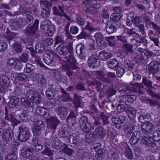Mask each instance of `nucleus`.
<instances>
[{
	"mask_svg": "<svg viewBox=\"0 0 160 160\" xmlns=\"http://www.w3.org/2000/svg\"><path fill=\"white\" fill-rule=\"evenodd\" d=\"M136 28H138V29L136 30L137 32L138 33L139 32H141L142 33V35H146V33L145 32V28L144 25L142 24H140L139 25L135 27Z\"/></svg>",
	"mask_w": 160,
	"mask_h": 160,
	"instance_id": "4d7b16f0",
	"label": "nucleus"
},
{
	"mask_svg": "<svg viewBox=\"0 0 160 160\" xmlns=\"http://www.w3.org/2000/svg\"><path fill=\"white\" fill-rule=\"evenodd\" d=\"M40 3L41 8L43 9H51L52 5L51 2L46 1H41Z\"/></svg>",
	"mask_w": 160,
	"mask_h": 160,
	"instance_id": "a19ab883",
	"label": "nucleus"
},
{
	"mask_svg": "<svg viewBox=\"0 0 160 160\" xmlns=\"http://www.w3.org/2000/svg\"><path fill=\"white\" fill-rule=\"evenodd\" d=\"M122 104L120 103L118 105V110H121V112H122L123 111L125 112V109L127 108L128 107V105L127 103V102H129V101H128L127 102L126 101H125V102H121Z\"/></svg>",
	"mask_w": 160,
	"mask_h": 160,
	"instance_id": "6e6d98bb",
	"label": "nucleus"
},
{
	"mask_svg": "<svg viewBox=\"0 0 160 160\" xmlns=\"http://www.w3.org/2000/svg\"><path fill=\"white\" fill-rule=\"evenodd\" d=\"M124 153L129 159H131L132 158L133 154L131 149L128 147L125 148Z\"/></svg>",
	"mask_w": 160,
	"mask_h": 160,
	"instance_id": "0e129e2a",
	"label": "nucleus"
},
{
	"mask_svg": "<svg viewBox=\"0 0 160 160\" xmlns=\"http://www.w3.org/2000/svg\"><path fill=\"white\" fill-rule=\"evenodd\" d=\"M142 132L146 135L151 134L152 130L153 128V124L149 122H146L141 126Z\"/></svg>",
	"mask_w": 160,
	"mask_h": 160,
	"instance_id": "4468645a",
	"label": "nucleus"
},
{
	"mask_svg": "<svg viewBox=\"0 0 160 160\" xmlns=\"http://www.w3.org/2000/svg\"><path fill=\"white\" fill-rule=\"evenodd\" d=\"M57 111L58 115L62 120L65 119L68 114V109L66 107H59Z\"/></svg>",
	"mask_w": 160,
	"mask_h": 160,
	"instance_id": "4be33fe9",
	"label": "nucleus"
},
{
	"mask_svg": "<svg viewBox=\"0 0 160 160\" xmlns=\"http://www.w3.org/2000/svg\"><path fill=\"white\" fill-rule=\"evenodd\" d=\"M116 70L117 76L118 78H121L125 73L124 69L121 66H118Z\"/></svg>",
	"mask_w": 160,
	"mask_h": 160,
	"instance_id": "864d4df0",
	"label": "nucleus"
},
{
	"mask_svg": "<svg viewBox=\"0 0 160 160\" xmlns=\"http://www.w3.org/2000/svg\"><path fill=\"white\" fill-rule=\"evenodd\" d=\"M52 10L54 15L61 17L66 15V13L64 12L63 7L61 6H58V9L56 7L54 6L52 7Z\"/></svg>",
	"mask_w": 160,
	"mask_h": 160,
	"instance_id": "a878e982",
	"label": "nucleus"
},
{
	"mask_svg": "<svg viewBox=\"0 0 160 160\" xmlns=\"http://www.w3.org/2000/svg\"><path fill=\"white\" fill-rule=\"evenodd\" d=\"M39 22V20L36 19L31 26L27 27L26 30L27 34L31 36H34L36 34L38 29Z\"/></svg>",
	"mask_w": 160,
	"mask_h": 160,
	"instance_id": "ddd939ff",
	"label": "nucleus"
},
{
	"mask_svg": "<svg viewBox=\"0 0 160 160\" xmlns=\"http://www.w3.org/2000/svg\"><path fill=\"white\" fill-rule=\"evenodd\" d=\"M19 133L18 139L21 142H25L29 139L30 130L27 127L21 125L19 128Z\"/></svg>",
	"mask_w": 160,
	"mask_h": 160,
	"instance_id": "7ed1b4c3",
	"label": "nucleus"
},
{
	"mask_svg": "<svg viewBox=\"0 0 160 160\" xmlns=\"http://www.w3.org/2000/svg\"><path fill=\"white\" fill-rule=\"evenodd\" d=\"M27 78L25 74L19 73L17 74L16 79L18 80L22 81L24 80Z\"/></svg>",
	"mask_w": 160,
	"mask_h": 160,
	"instance_id": "338daca9",
	"label": "nucleus"
},
{
	"mask_svg": "<svg viewBox=\"0 0 160 160\" xmlns=\"http://www.w3.org/2000/svg\"><path fill=\"white\" fill-rule=\"evenodd\" d=\"M97 158L99 160H103L105 156V151L103 148L98 149L96 153Z\"/></svg>",
	"mask_w": 160,
	"mask_h": 160,
	"instance_id": "de8ad7c7",
	"label": "nucleus"
},
{
	"mask_svg": "<svg viewBox=\"0 0 160 160\" xmlns=\"http://www.w3.org/2000/svg\"><path fill=\"white\" fill-rule=\"evenodd\" d=\"M34 126L33 132L34 135L38 136L41 133V132L45 127V124L43 121L41 120H37L33 122Z\"/></svg>",
	"mask_w": 160,
	"mask_h": 160,
	"instance_id": "1a4fd4ad",
	"label": "nucleus"
},
{
	"mask_svg": "<svg viewBox=\"0 0 160 160\" xmlns=\"http://www.w3.org/2000/svg\"><path fill=\"white\" fill-rule=\"evenodd\" d=\"M87 63L89 67L92 68L97 67L100 65V61L96 53L92 54L88 57Z\"/></svg>",
	"mask_w": 160,
	"mask_h": 160,
	"instance_id": "0eeeda50",
	"label": "nucleus"
},
{
	"mask_svg": "<svg viewBox=\"0 0 160 160\" xmlns=\"http://www.w3.org/2000/svg\"><path fill=\"white\" fill-rule=\"evenodd\" d=\"M22 155L24 158H30L33 156V149L30 148H24L22 150Z\"/></svg>",
	"mask_w": 160,
	"mask_h": 160,
	"instance_id": "c756f323",
	"label": "nucleus"
},
{
	"mask_svg": "<svg viewBox=\"0 0 160 160\" xmlns=\"http://www.w3.org/2000/svg\"><path fill=\"white\" fill-rule=\"evenodd\" d=\"M34 147L35 148L36 151L39 152L41 151L43 148V146L38 142V141L36 138H35L34 140Z\"/></svg>",
	"mask_w": 160,
	"mask_h": 160,
	"instance_id": "5fc2aeb1",
	"label": "nucleus"
},
{
	"mask_svg": "<svg viewBox=\"0 0 160 160\" xmlns=\"http://www.w3.org/2000/svg\"><path fill=\"white\" fill-rule=\"evenodd\" d=\"M112 121L115 128L119 129L125 126L126 124L127 118L125 116L117 115L112 117Z\"/></svg>",
	"mask_w": 160,
	"mask_h": 160,
	"instance_id": "39448f33",
	"label": "nucleus"
},
{
	"mask_svg": "<svg viewBox=\"0 0 160 160\" xmlns=\"http://www.w3.org/2000/svg\"><path fill=\"white\" fill-rule=\"evenodd\" d=\"M107 64L109 68L115 70L119 66V62L116 58H114L108 61Z\"/></svg>",
	"mask_w": 160,
	"mask_h": 160,
	"instance_id": "cd10ccee",
	"label": "nucleus"
},
{
	"mask_svg": "<svg viewBox=\"0 0 160 160\" xmlns=\"http://www.w3.org/2000/svg\"><path fill=\"white\" fill-rule=\"evenodd\" d=\"M148 69L152 72L153 74L158 73L160 70V66L157 63H153V62L150 63L148 65Z\"/></svg>",
	"mask_w": 160,
	"mask_h": 160,
	"instance_id": "473e14b6",
	"label": "nucleus"
},
{
	"mask_svg": "<svg viewBox=\"0 0 160 160\" xmlns=\"http://www.w3.org/2000/svg\"><path fill=\"white\" fill-rule=\"evenodd\" d=\"M153 140L149 135H146L142 137L141 142L148 147H155L156 146V144Z\"/></svg>",
	"mask_w": 160,
	"mask_h": 160,
	"instance_id": "f3484780",
	"label": "nucleus"
},
{
	"mask_svg": "<svg viewBox=\"0 0 160 160\" xmlns=\"http://www.w3.org/2000/svg\"><path fill=\"white\" fill-rule=\"evenodd\" d=\"M66 144L61 142L60 141L55 143L52 144V146L53 148L58 150H62L66 147Z\"/></svg>",
	"mask_w": 160,
	"mask_h": 160,
	"instance_id": "4c0bfd02",
	"label": "nucleus"
},
{
	"mask_svg": "<svg viewBox=\"0 0 160 160\" xmlns=\"http://www.w3.org/2000/svg\"><path fill=\"white\" fill-rule=\"evenodd\" d=\"M65 43H61L56 48V51L61 55L66 56L69 53H72L73 51L72 43L69 42L67 46Z\"/></svg>",
	"mask_w": 160,
	"mask_h": 160,
	"instance_id": "20e7f679",
	"label": "nucleus"
},
{
	"mask_svg": "<svg viewBox=\"0 0 160 160\" xmlns=\"http://www.w3.org/2000/svg\"><path fill=\"white\" fill-rule=\"evenodd\" d=\"M141 133L138 131L134 132L129 140V142L132 145H135L139 141L141 138Z\"/></svg>",
	"mask_w": 160,
	"mask_h": 160,
	"instance_id": "aec40b11",
	"label": "nucleus"
},
{
	"mask_svg": "<svg viewBox=\"0 0 160 160\" xmlns=\"http://www.w3.org/2000/svg\"><path fill=\"white\" fill-rule=\"evenodd\" d=\"M143 20L146 27H151L152 25V27L157 30L158 32H160V27L153 22H152L148 16H144L143 18Z\"/></svg>",
	"mask_w": 160,
	"mask_h": 160,
	"instance_id": "2eb2a0df",
	"label": "nucleus"
},
{
	"mask_svg": "<svg viewBox=\"0 0 160 160\" xmlns=\"http://www.w3.org/2000/svg\"><path fill=\"white\" fill-rule=\"evenodd\" d=\"M125 112L129 118L134 119L135 117L137 111L132 107L128 106L127 108L125 109Z\"/></svg>",
	"mask_w": 160,
	"mask_h": 160,
	"instance_id": "2f4dec72",
	"label": "nucleus"
},
{
	"mask_svg": "<svg viewBox=\"0 0 160 160\" xmlns=\"http://www.w3.org/2000/svg\"><path fill=\"white\" fill-rule=\"evenodd\" d=\"M17 158V154L14 151H12L5 156V160H16Z\"/></svg>",
	"mask_w": 160,
	"mask_h": 160,
	"instance_id": "49530a36",
	"label": "nucleus"
},
{
	"mask_svg": "<svg viewBox=\"0 0 160 160\" xmlns=\"http://www.w3.org/2000/svg\"><path fill=\"white\" fill-rule=\"evenodd\" d=\"M97 138L95 132H91L87 134L86 138L89 140H93L96 139Z\"/></svg>",
	"mask_w": 160,
	"mask_h": 160,
	"instance_id": "13d9d810",
	"label": "nucleus"
},
{
	"mask_svg": "<svg viewBox=\"0 0 160 160\" xmlns=\"http://www.w3.org/2000/svg\"><path fill=\"white\" fill-rule=\"evenodd\" d=\"M68 132L66 128H61V131L58 133V136L59 137L65 138L67 139H68Z\"/></svg>",
	"mask_w": 160,
	"mask_h": 160,
	"instance_id": "c03bdc74",
	"label": "nucleus"
},
{
	"mask_svg": "<svg viewBox=\"0 0 160 160\" xmlns=\"http://www.w3.org/2000/svg\"><path fill=\"white\" fill-rule=\"evenodd\" d=\"M80 127L84 132L88 133L91 130V127L92 123L88 121V118L86 116L82 117L79 120Z\"/></svg>",
	"mask_w": 160,
	"mask_h": 160,
	"instance_id": "6e6552de",
	"label": "nucleus"
},
{
	"mask_svg": "<svg viewBox=\"0 0 160 160\" xmlns=\"http://www.w3.org/2000/svg\"><path fill=\"white\" fill-rule=\"evenodd\" d=\"M55 31V26L54 25H51L49 27L47 30V34L49 37H52L54 34Z\"/></svg>",
	"mask_w": 160,
	"mask_h": 160,
	"instance_id": "e2e57ef3",
	"label": "nucleus"
},
{
	"mask_svg": "<svg viewBox=\"0 0 160 160\" xmlns=\"http://www.w3.org/2000/svg\"><path fill=\"white\" fill-rule=\"evenodd\" d=\"M34 69L35 67L33 65L29 63H27L26 65L24 71L25 72L29 73L34 70Z\"/></svg>",
	"mask_w": 160,
	"mask_h": 160,
	"instance_id": "680f3d73",
	"label": "nucleus"
},
{
	"mask_svg": "<svg viewBox=\"0 0 160 160\" xmlns=\"http://www.w3.org/2000/svg\"><path fill=\"white\" fill-rule=\"evenodd\" d=\"M94 77L98 79H102L103 80L106 79L107 75L101 71H94L92 72Z\"/></svg>",
	"mask_w": 160,
	"mask_h": 160,
	"instance_id": "f704fd0d",
	"label": "nucleus"
},
{
	"mask_svg": "<svg viewBox=\"0 0 160 160\" xmlns=\"http://www.w3.org/2000/svg\"><path fill=\"white\" fill-rule=\"evenodd\" d=\"M10 80L8 77L6 76H0V87L4 88L9 86Z\"/></svg>",
	"mask_w": 160,
	"mask_h": 160,
	"instance_id": "72a5a7b5",
	"label": "nucleus"
},
{
	"mask_svg": "<svg viewBox=\"0 0 160 160\" xmlns=\"http://www.w3.org/2000/svg\"><path fill=\"white\" fill-rule=\"evenodd\" d=\"M154 141L158 142L160 140V130L155 131L153 133V138Z\"/></svg>",
	"mask_w": 160,
	"mask_h": 160,
	"instance_id": "052dcab7",
	"label": "nucleus"
},
{
	"mask_svg": "<svg viewBox=\"0 0 160 160\" xmlns=\"http://www.w3.org/2000/svg\"><path fill=\"white\" fill-rule=\"evenodd\" d=\"M76 52L79 54V58L81 59H84L86 58L85 52L86 49L83 44H79L77 45L76 47Z\"/></svg>",
	"mask_w": 160,
	"mask_h": 160,
	"instance_id": "dca6fc26",
	"label": "nucleus"
},
{
	"mask_svg": "<svg viewBox=\"0 0 160 160\" xmlns=\"http://www.w3.org/2000/svg\"><path fill=\"white\" fill-rule=\"evenodd\" d=\"M14 138L13 130L10 128H8L4 130L2 135V139L3 142L6 143L12 141Z\"/></svg>",
	"mask_w": 160,
	"mask_h": 160,
	"instance_id": "f8f14e48",
	"label": "nucleus"
},
{
	"mask_svg": "<svg viewBox=\"0 0 160 160\" xmlns=\"http://www.w3.org/2000/svg\"><path fill=\"white\" fill-rule=\"evenodd\" d=\"M63 150L66 154L69 156H72L74 152L73 150L68 148L67 145H66V147L65 148H64Z\"/></svg>",
	"mask_w": 160,
	"mask_h": 160,
	"instance_id": "69168bd1",
	"label": "nucleus"
},
{
	"mask_svg": "<svg viewBox=\"0 0 160 160\" xmlns=\"http://www.w3.org/2000/svg\"><path fill=\"white\" fill-rule=\"evenodd\" d=\"M53 76L55 79L57 81L60 82L62 81L63 76L58 71H57L53 72Z\"/></svg>",
	"mask_w": 160,
	"mask_h": 160,
	"instance_id": "09e8293b",
	"label": "nucleus"
},
{
	"mask_svg": "<svg viewBox=\"0 0 160 160\" xmlns=\"http://www.w3.org/2000/svg\"><path fill=\"white\" fill-rule=\"evenodd\" d=\"M57 57V55L51 51H47L43 55V60L47 65H49L55 62Z\"/></svg>",
	"mask_w": 160,
	"mask_h": 160,
	"instance_id": "9b49d317",
	"label": "nucleus"
},
{
	"mask_svg": "<svg viewBox=\"0 0 160 160\" xmlns=\"http://www.w3.org/2000/svg\"><path fill=\"white\" fill-rule=\"evenodd\" d=\"M97 138L100 139H103L106 134L105 130L101 126L95 129Z\"/></svg>",
	"mask_w": 160,
	"mask_h": 160,
	"instance_id": "bb28decb",
	"label": "nucleus"
},
{
	"mask_svg": "<svg viewBox=\"0 0 160 160\" xmlns=\"http://www.w3.org/2000/svg\"><path fill=\"white\" fill-rule=\"evenodd\" d=\"M132 45L130 43L124 44L122 46L123 49H122L125 52H127L128 55L129 53H132L133 52L132 49Z\"/></svg>",
	"mask_w": 160,
	"mask_h": 160,
	"instance_id": "37998d69",
	"label": "nucleus"
},
{
	"mask_svg": "<svg viewBox=\"0 0 160 160\" xmlns=\"http://www.w3.org/2000/svg\"><path fill=\"white\" fill-rule=\"evenodd\" d=\"M106 30L107 32L109 34H111L116 32L117 29V27L113 24L108 23L107 22L106 23Z\"/></svg>",
	"mask_w": 160,
	"mask_h": 160,
	"instance_id": "c9c22d12",
	"label": "nucleus"
},
{
	"mask_svg": "<svg viewBox=\"0 0 160 160\" xmlns=\"http://www.w3.org/2000/svg\"><path fill=\"white\" fill-rule=\"evenodd\" d=\"M23 21L22 19L20 20V21L13 23L10 27L11 29L13 30H15L18 29L19 28V25L21 24L23 25Z\"/></svg>",
	"mask_w": 160,
	"mask_h": 160,
	"instance_id": "bf43d9fd",
	"label": "nucleus"
},
{
	"mask_svg": "<svg viewBox=\"0 0 160 160\" xmlns=\"http://www.w3.org/2000/svg\"><path fill=\"white\" fill-rule=\"evenodd\" d=\"M143 86L138 83H133L127 85L125 88L128 91L134 92H138L139 94L143 93Z\"/></svg>",
	"mask_w": 160,
	"mask_h": 160,
	"instance_id": "423d86ee",
	"label": "nucleus"
},
{
	"mask_svg": "<svg viewBox=\"0 0 160 160\" xmlns=\"http://www.w3.org/2000/svg\"><path fill=\"white\" fill-rule=\"evenodd\" d=\"M142 81V83L147 87H152V82L148 78L144 77H143Z\"/></svg>",
	"mask_w": 160,
	"mask_h": 160,
	"instance_id": "8fccbe9b",
	"label": "nucleus"
},
{
	"mask_svg": "<svg viewBox=\"0 0 160 160\" xmlns=\"http://www.w3.org/2000/svg\"><path fill=\"white\" fill-rule=\"evenodd\" d=\"M18 61V59L13 58H11L7 61V67L8 68H10L12 67H14L17 62Z\"/></svg>",
	"mask_w": 160,
	"mask_h": 160,
	"instance_id": "a18cd8bd",
	"label": "nucleus"
},
{
	"mask_svg": "<svg viewBox=\"0 0 160 160\" xmlns=\"http://www.w3.org/2000/svg\"><path fill=\"white\" fill-rule=\"evenodd\" d=\"M68 61L66 65H63L62 67L63 69L66 71L67 75L70 77L73 73H78V72L80 68L77 66V61L72 52L70 53Z\"/></svg>",
	"mask_w": 160,
	"mask_h": 160,
	"instance_id": "f257e3e1",
	"label": "nucleus"
},
{
	"mask_svg": "<svg viewBox=\"0 0 160 160\" xmlns=\"http://www.w3.org/2000/svg\"><path fill=\"white\" fill-rule=\"evenodd\" d=\"M124 67L128 70L131 71L133 73L138 70V64L137 63H132L128 58H125Z\"/></svg>",
	"mask_w": 160,
	"mask_h": 160,
	"instance_id": "9d476101",
	"label": "nucleus"
},
{
	"mask_svg": "<svg viewBox=\"0 0 160 160\" xmlns=\"http://www.w3.org/2000/svg\"><path fill=\"white\" fill-rule=\"evenodd\" d=\"M138 51L140 53L143 59L144 60H147L149 57L152 55V52L148 50L143 49L139 48Z\"/></svg>",
	"mask_w": 160,
	"mask_h": 160,
	"instance_id": "393cba45",
	"label": "nucleus"
},
{
	"mask_svg": "<svg viewBox=\"0 0 160 160\" xmlns=\"http://www.w3.org/2000/svg\"><path fill=\"white\" fill-rule=\"evenodd\" d=\"M25 98L28 100H40L41 99V96L36 92L33 90L28 91L25 95Z\"/></svg>",
	"mask_w": 160,
	"mask_h": 160,
	"instance_id": "6ab92c4d",
	"label": "nucleus"
},
{
	"mask_svg": "<svg viewBox=\"0 0 160 160\" xmlns=\"http://www.w3.org/2000/svg\"><path fill=\"white\" fill-rule=\"evenodd\" d=\"M49 115L48 111L47 112L45 111L42 116L44 117L47 122V127L48 128L55 130L60 123V121L56 116H50L48 117Z\"/></svg>",
	"mask_w": 160,
	"mask_h": 160,
	"instance_id": "f03ea898",
	"label": "nucleus"
},
{
	"mask_svg": "<svg viewBox=\"0 0 160 160\" xmlns=\"http://www.w3.org/2000/svg\"><path fill=\"white\" fill-rule=\"evenodd\" d=\"M36 78L38 82L42 85H45L47 84V81L44 76L40 73H37L36 75Z\"/></svg>",
	"mask_w": 160,
	"mask_h": 160,
	"instance_id": "e433bc0d",
	"label": "nucleus"
},
{
	"mask_svg": "<svg viewBox=\"0 0 160 160\" xmlns=\"http://www.w3.org/2000/svg\"><path fill=\"white\" fill-rule=\"evenodd\" d=\"M122 16L119 13H113L111 15L110 19L114 22H118L121 18Z\"/></svg>",
	"mask_w": 160,
	"mask_h": 160,
	"instance_id": "79ce46f5",
	"label": "nucleus"
},
{
	"mask_svg": "<svg viewBox=\"0 0 160 160\" xmlns=\"http://www.w3.org/2000/svg\"><path fill=\"white\" fill-rule=\"evenodd\" d=\"M79 138V136L75 133H72L68 136V139L71 147H75L78 145Z\"/></svg>",
	"mask_w": 160,
	"mask_h": 160,
	"instance_id": "412c9836",
	"label": "nucleus"
},
{
	"mask_svg": "<svg viewBox=\"0 0 160 160\" xmlns=\"http://www.w3.org/2000/svg\"><path fill=\"white\" fill-rule=\"evenodd\" d=\"M19 10L22 13L24 14H26L27 15L26 17V22L29 25H31L32 24L33 21V17L32 15L30 14V12H27L26 11L24 10L23 8H22L21 7L19 4Z\"/></svg>",
	"mask_w": 160,
	"mask_h": 160,
	"instance_id": "5701e85b",
	"label": "nucleus"
},
{
	"mask_svg": "<svg viewBox=\"0 0 160 160\" xmlns=\"http://www.w3.org/2000/svg\"><path fill=\"white\" fill-rule=\"evenodd\" d=\"M12 47L14 50L17 53L22 52L23 50V46L20 42H17L12 44Z\"/></svg>",
	"mask_w": 160,
	"mask_h": 160,
	"instance_id": "58836bf2",
	"label": "nucleus"
},
{
	"mask_svg": "<svg viewBox=\"0 0 160 160\" xmlns=\"http://www.w3.org/2000/svg\"><path fill=\"white\" fill-rule=\"evenodd\" d=\"M130 123H132V126H128L124 127V131L127 134H131L132 132L134 130V126H135V123L136 122L135 119H131Z\"/></svg>",
	"mask_w": 160,
	"mask_h": 160,
	"instance_id": "7c9ffc66",
	"label": "nucleus"
},
{
	"mask_svg": "<svg viewBox=\"0 0 160 160\" xmlns=\"http://www.w3.org/2000/svg\"><path fill=\"white\" fill-rule=\"evenodd\" d=\"M29 112L28 110L23 111L20 114L19 118L21 119L22 122H26L28 119Z\"/></svg>",
	"mask_w": 160,
	"mask_h": 160,
	"instance_id": "ea45409f",
	"label": "nucleus"
},
{
	"mask_svg": "<svg viewBox=\"0 0 160 160\" xmlns=\"http://www.w3.org/2000/svg\"><path fill=\"white\" fill-rule=\"evenodd\" d=\"M50 12V9H43L41 12V15L43 18H46L49 16Z\"/></svg>",
	"mask_w": 160,
	"mask_h": 160,
	"instance_id": "774afa93",
	"label": "nucleus"
},
{
	"mask_svg": "<svg viewBox=\"0 0 160 160\" xmlns=\"http://www.w3.org/2000/svg\"><path fill=\"white\" fill-rule=\"evenodd\" d=\"M28 55L26 53H23L19 56L18 59V61L21 62L26 63L28 60Z\"/></svg>",
	"mask_w": 160,
	"mask_h": 160,
	"instance_id": "3c124183",
	"label": "nucleus"
},
{
	"mask_svg": "<svg viewBox=\"0 0 160 160\" xmlns=\"http://www.w3.org/2000/svg\"><path fill=\"white\" fill-rule=\"evenodd\" d=\"M28 49L31 51V54L32 56V52L42 53L44 50L45 47L44 45L41 43L37 44L35 46V50L33 48H30Z\"/></svg>",
	"mask_w": 160,
	"mask_h": 160,
	"instance_id": "b1692460",
	"label": "nucleus"
},
{
	"mask_svg": "<svg viewBox=\"0 0 160 160\" xmlns=\"http://www.w3.org/2000/svg\"><path fill=\"white\" fill-rule=\"evenodd\" d=\"M94 37L97 43L101 47H106L108 46V43L105 41L103 35L100 32H97L94 35Z\"/></svg>",
	"mask_w": 160,
	"mask_h": 160,
	"instance_id": "a211bd4d",
	"label": "nucleus"
},
{
	"mask_svg": "<svg viewBox=\"0 0 160 160\" xmlns=\"http://www.w3.org/2000/svg\"><path fill=\"white\" fill-rule=\"evenodd\" d=\"M99 57L102 61H106L112 56V54L105 50H102L99 52Z\"/></svg>",
	"mask_w": 160,
	"mask_h": 160,
	"instance_id": "c85d7f7f",
	"label": "nucleus"
},
{
	"mask_svg": "<svg viewBox=\"0 0 160 160\" xmlns=\"http://www.w3.org/2000/svg\"><path fill=\"white\" fill-rule=\"evenodd\" d=\"M77 22L81 26H84L85 25V19L82 18L81 15L77 14L75 16Z\"/></svg>",
	"mask_w": 160,
	"mask_h": 160,
	"instance_id": "603ef678",
	"label": "nucleus"
}]
</instances>
